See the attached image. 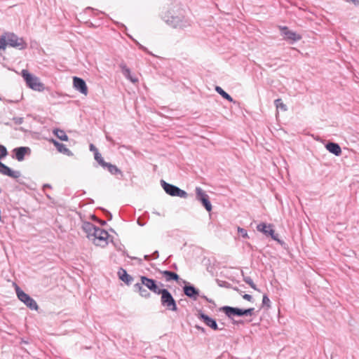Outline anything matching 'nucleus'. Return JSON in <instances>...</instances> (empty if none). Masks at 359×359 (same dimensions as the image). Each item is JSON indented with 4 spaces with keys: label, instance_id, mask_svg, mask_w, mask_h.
<instances>
[{
    "label": "nucleus",
    "instance_id": "58836bf2",
    "mask_svg": "<svg viewBox=\"0 0 359 359\" xmlns=\"http://www.w3.org/2000/svg\"><path fill=\"white\" fill-rule=\"evenodd\" d=\"M93 218L102 226H104L107 224L106 221L96 219L95 216H93Z\"/></svg>",
    "mask_w": 359,
    "mask_h": 359
},
{
    "label": "nucleus",
    "instance_id": "8fccbe9b",
    "mask_svg": "<svg viewBox=\"0 0 359 359\" xmlns=\"http://www.w3.org/2000/svg\"><path fill=\"white\" fill-rule=\"evenodd\" d=\"M1 192H2V189H1V188L0 187V194H1Z\"/></svg>",
    "mask_w": 359,
    "mask_h": 359
},
{
    "label": "nucleus",
    "instance_id": "2f4dec72",
    "mask_svg": "<svg viewBox=\"0 0 359 359\" xmlns=\"http://www.w3.org/2000/svg\"><path fill=\"white\" fill-rule=\"evenodd\" d=\"M271 301L266 294L263 295L262 306H266L267 309L271 307Z\"/></svg>",
    "mask_w": 359,
    "mask_h": 359
},
{
    "label": "nucleus",
    "instance_id": "de8ad7c7",
    "mask_svg": "<svg viewBox=\"0 0 359 359\" xmlns=\"http://www.w3.org/2000/svg\"><path fill=\"white\" fill-rule=\"evenodd\" d=\"M45 188H50V189L51 186L50 184H46L43 185V189H45Z\"/></svg>",
    "mask_w": 359,
    "mask_h": 359
},
{
    "label": "nucleus",
    "instance_id": "ea45409f",
    "mask_svg": "<svg viewBox=\"0 0 359 359\" xmlns=\"http://www.w3.org/2000/svg\"><path fill=\"white\" fill-rule=\"evenodd\" d=\"M195 327H196L198 330L201 331V332H203V333H205V329L204 327H201V326L196 325V326H195Z\"/></svg>",
    "mask_w": 359,
    "mask_h": 359
},
{
    "label": "nucleus",
    "instance_id": "5701e85b",
    "mask_svg": "<svg viewBox=\"0 0 359 359\" xmlns=\"http://www.w3.org/2000/svg\"><path fill=\"white\" fill-rule=\"evenodd\" d=\"M120 67L121 68L122 73L126 78H127L128 80H130L133 83H136L138 81V79L136 77L131 75L130 69L128 68L127 66L124 63H121L120 65Z\"/></svg>",
    "mask_w": 359,
    "mask_h": 359
},
{
    "label": "nucleus",
    "instance_id": "a18cd8bd",
    "mask_svg": "<svg viewBox=\"0 0 359 359\" xmlns=\"http://www.w3.org/2000/svg\"><path fill=\"white\" fill-rule=\"evenodd\" d=\"M106 139H107L108 141H109V142H112V143H114V142L113 139H112L111 137H109L108 135H107V136H106Z\"/></svg>",
    "mask_w": 359,
    "mask_h": 359
},
{
    "label": "nucleus",
    "instance_id": "49530a36",
    "mask_svg": "<svg viewBox=\"0 0 359 359\" xmlns=\"http://www.w3.org/2000/svg\"><path fill=\"white\" fill-rule=\"evenodd\" d=\"M137 224H138L140 226H144V223H142V222H141V220H140V218H138V219H137Z\"/></svg>",
    "mask_w": 359,
    "mask_h": 359
},
{
    "label": "nucleus",
    "instance_id": "37998d69",
    "mask_svg": "<svg viewBox=\"0 0 359 359\" xmlns=\"http://www.w3.org/2000/svg\"><path fill=\"white\" fill-rule=\"evenodd\" d=\"M144 259L146 261H149V260H150V259H151L152 258H151V255H144Z\"/></svg>",
    "mask_w": 359,
    "mask_h": 359
},
{
    "label": "nucleus",
    "instance_id": "a211bd4d",
    "mask_svg": "<svg viewBox=\"0 0 359 359\" xmlns=\"http://www.w3.org/2000/svg\"><path fill=\"white\" fill-rule=\"evenodd\" d=\"M82 229L87 234V237L89 239H92L94 236V233L96 232L97 226L89 222H85L82 224Z\"/></svg>",
    "mask_w": 359,
    "mask_h": 359
},
{
    "label": "nucleus",
    "instance_id": "20e7f679",
    "mask_svg": "<svg viewBox=\"0 0 359 359\" xmlns=\"http://www.w3.org/2000/svg\"><path fill=\"white\" fill-rule=\"evenodd\" d=\"M22 75L27 86L32 90L41 92L45 89L44 85L40 82L39 79L31 74L27 70L23 69Z\"/></svg>",
    "mask_w": 359,
    "mask_h": 359
},
{
    "label": "nucleus",
    "instance_id": "1a4fd4ad",
    "mask_svg": "<svg viewBox=\"0 0 359 359\" xmlns=\"http://www.w3.org/2000/svg\"><path fill=\"white\" fill-rule=\"evenodd\" d=\"M196 191V199L200 201L203 206L205 208L208 212L212 210V204L210 201L208 195L205 191L201 187H197L195 189Z\"/></svg>",
    "mask_w": 359,
    "mask_h": 359
},
{
    "label": "nucleus",
    "instance_id": "6ab92c4d",
    "mask_svg": "<svg viewBox=\"0 0 359 359\" xmlns=\"http://www.w3.org/2000/svg\"><path fill=\"white\" fill-rule=\"evenodd\" d=\"M117 273L119 279L125 283L127 285L132 284L134 278L132 276L127 273L126 270L123 268H120Z\"/></svg>",
    "mask_w": 359,
    "mask_h": 359
},
{
    "label": "nucleus",
    "instance_id": "9d476101",
    "mask_svg": "<svg viewBox=\"0 0 359 359\" xmlns=\"http://www.w3.org/2000/svg\"><path fill=\"white\" fill-rule=\"evenodd\" d=\"M109 236V233L107 231L97 227L91 240L96 245L105 246L107 245Z\"/></svg>",
    "mask_w": 359,
    "mask_h": 359
},
{
    "label": "nucleus",
    "instance_id": "7ed1b4c3",
    "mask_svg": "<svg viewBox=\"0 0 359 359\" xmlns=\"http://www.w3.org/2000/svg\"><path fill=\"white\" fill-rule=\"evenodd\" d=\"M160 294L161 295V304L162 306L171 311H177L178 310L176 301L167 289H162Z\"/></svg>",
    "mask_w": 359,
    "mask_h": 359
},
{
    "label": "nucleus",
    "instance_id": "79ce46f5",
    "mask_svg": "<svg viewBox=\"0 0 359 359\" xmlns=\"http://www.w3.org/2000/svg\"><path fill=\"white\" fill-rule=\"evenodd\" d=\"M346 1H351L352 3H353L355 5H359V0H345Z\"/></svg>",
    "mask_w": 359,
    "mask_h": 359
},
{
    "label": "nucleus",
    "instance_id": "f704fd0d",
    "mask_svg": "<svg viewBox=\"0 0 359 359\" xmlns=\"http://www.w3.org/2000/svg\"><path fill=\"white\" fill-rule=\"evenodd\" d=\"M243 298L248 302H253V297H252V295L250 294H245L243 295Z\"/></svg>",
    "mask_w": 359,
    "mask_h": 359
},
{
    "label": "nucleus",
    "instance_id": "7c9ffc66",
    "mask_svg": "<svg viewBox=\"0 0 359 359\" xmlns=\"http://www.w3.org/2000/svg\"><path fill=\"white\" fill-rule=\"evenodd\" d=\"M8 154L7 149L5 146L0 144V160L6 157Z\"/></svg>",
    "mask_w": 359,
    "mask_h": 359
},
{
    "label": "nucleus",
    "instance_id": "4c0bfd02",
    "mask_svg": "<svg viewBox=\"0 0 359 359\" xmlns=\"http://www.w3.org/2000/svg\"><path fill=\"white\" fill-rule=\"evenodd\" d=\"M151 256L153 259H158L159 257L158 251V250L154 251Z\"/></svg>",
    "mask_w": 359,
    "mask_h": 359
},
{
    "label": "nucleus",
    "instance_id": "a19ab883",
    "mask_svg": "<svg viewBox=\"0 0 359 359\" xmlns=\"http://www.w3.org/2000/svg\"><path fill=\"white\" fill-rule=\"evenodd\" d=\"M104 212L106 213L107 217H108V219L111 220L112 219V215L111 214V212H109L107 210H104Z\"/></svg>",
    "mask_w": 359,
    "mask_h": 359
},
{
    "label": "nucleus",
    "instance_id": "72a5a7b5",
    "mask_svg": "<svg viewBox=\"0 0 359 359\" xmlns=\"http://www.w3.org/2000/svg\"><path fill=\"white\" fill-rule=\"evenodd\" d=\"M238 231L241 233V236L243 238H248V232L247 231L241 227H238Z\"/></svg>",
    "mask_w": 359,
    "mask_h": 359
},
{
    "label": "nucleus",
    "instance_id": "c9c22d12",
    "mask_svg": "<svg viewBox=\"0 0 359 359\" xmlns=\"http://www.w3.org/2000/svg\"><path fill=\"white\" fill-rule=\"evenodd\" d=\"M13 120L18 125L22 124L23 122V118L22 117H14Z\"/></svg>",
    "mask_w": 359,
    "mask_h": 359
},
{
    "label": "nucleus",
    "instance_id": "9b49d317",
    "mask_svg": "<svg viewBox=\"0 0 359 359\" xmlns=\"http://www.w3.org/2000/svg\"><path fill=\"white\" fill-rule=\"evenodd\" d=\"M273 226L271 224L267 225L266 224L262 222L259 224L257 226V229L258 231L262 232L266 236H270L271 238L280 244H284L283 241L278 239V234L275 233V231L272 229Z\"/></svg>",
    "mask_w": 359,
    "mask_h": 359
},
{
    "label": "nucleus",
    "instance_id": "f8f14e48",
    "mask_svg": "<svg viewBox=\"0 0 359 359\" xmlns=\"http://www.w3.org/2000/svg\"><path fill=\"white\" fill-rule=\"evenodd\" d=\"M197 317L201 320L207 326L214 330H221L218 327L217 323L214 318H210L205 314L201 310L198 311Z\"/></svg>",
    "mask_w": 359,
    "mask_h": 359
},
{
    "label": "nucleus",
    "instance_id": "473e14b6",
    "mask_svg": "<svg viewBox=\"0 0 359 359\" xmlns=\"http://www.w3.org/2000/svg\"><path fill=\"white\" fill-rule=\"evenodd\" d=\"M6 47V39L5 34L1 35L0 37V49H5Z\"/></svg>",
    "mask_w": 359,
    "mask_h": 359
},
{
    "label": "nucleus",
    "instance_id": "bb28decb",
    "mask_svg": "<svg viewBox=\"0 0 359 359\" xmlns=\"http://www.w3.org/2000/svg\"><path fill=\"white\" fill-rule=\"evenodd\" d=\"M215 90L224 99L227 100L229 102H235L233 98L226 92H225L220 86H216Z\"/></svg>",
    "mask_w": 359,
    "mask_h": 359
},
{
    "label": "nucleus",
    "instance_id": "4468645a",
    "mask_svg": "<svg viewBox=\"0 0 359 359\" xmlns=\"http://www.w3.org/2000/svg\"><path fill=\"white\" fill-rule=\"evenodd\" d=\"M0 173L10 177L17 179L20 177L21 173L18 170H13L8 166L0 161Z\"/></svg>",
    "mask_w": 359,
    "mask_h": 359
},
{
    "label": "nucleus",
    "instance_id": "393cba45",
    "mask_svg": "<svg viewBox=\"0 0 359 359\" xmlns=\"http://www.w3.org/2000/svg\"><path fill=\"white\" fill-rule=\"evenodd\" d=\"M103 168H107L108 171L113 175H120L121 176H123V172L116 165L107 163Z\"/></svg>",
    "mask_w": 359,
    "mask_h": 359
},
{
    "label": "nucleus",
    "instance_id": "f257e3e1",
    "mask_svg": "<svg viewBox=\"0 0 359 359\" xmlns=\"http://www.w3.org/2000/svg\"><path fill=\"white\" fill-rule=\"evenodd\" d=\"M163 19L167 25L174 29H184L191 25L190 20L182 13L168 11Z\"/></svg>",
    "mask_w": 359,
    "mask_h": 359
},
{
    "label": "nucleus",
    "instance_id": "b1692460",
    "mask_svg": "<svg viewBox=\"0 0 359 359\" xmlns=\"http://www.w3.org/2000/svg\"><path fill=\"white\" fill-rule=\"evenodd\" d=\"M161 273L163 275V276L165 278L166 281H171V280H175L178 281L180 279V276L176 273L171 271H161Z\"/></svg>",
    "mask_w": 359,
    "mask_h": 359
},
{
    "label": "nucleus",
    "instance_id": "e433bc0d",
    "mask_svg": "<svg viewBox=\"0 0 359 359\" xmlns=\"http://www.w3.org/2000/svg\"><path fill=\"white\" fill-rule=\"evenodd\" d=\"M89 148H90V151H93L94 153V154L96 152H99L98 149L93 144H90L89 146Z\"/></svg>",
    "mask_w": 359,
    "mask_h": 359
},
{
    "label": "nucleus",
    "instance_id": "ddd939ff",
    "mask_svg": "<svg viewBox=\"0 0 359 359\" xmlns=\"http://www.w3.org/2000/svg\"><path fill=\"white\" fill-rule=\"evenodd\" d=\"M281 35L283 36L285 40L291 41V43L299 41L302 39V36L295 32L291 31L287 27H282L280 28Z\"/></svg>",
    "mask_w": 359,
    "mask_h": 359
},
{
    "label": "nucleus",
    "instance_id": "f3484780",
    "mask_svg": "<svg viewBox=\"0 0 359 359\" xmlns=\"http://www.w3.org/2000/svg\"><path fill=\"white\" fill-rule=\"evenodd\" d=\"M183 292L186 296L194 300L197 299V297L199 295V290L196 289L192 285H186L183 287Z\"/></svg>",
    "mask_w": 359,
    "mask_h": 359
},
{
    "label": "nucleus",
    "instance_id": "39448f33",
    "mask_svg": "<svg viewBox=\"0 0 359 359\" xmlns=\"http://www.w3.org/2000/svg\"><path fill=\"white\" fill-rule=\"evenodd\" d=\"M15 292L18 298L23 302L29 309L37 311L39 306L36 302L28 294L22 291L20 287L15 284Z\"/></svg>",
    "mask_w": 359,
    "mask_h": 359
},
{
    "label": "nucleus",
    "instance_id": "09e8293b",
    "mask_svg": "<svg viewBox=\"0 0 359 359\" xmlns=\"http://www.w3.org/2000/svg\"><path fill=\"white\" fill-rule=\"evenodd\" d=\"M243 323L242 321H238V322L237 321H234L233 324H236V323L238 324V323Z\"/></svg>",
    "mask_w": 359,
    "mask_h": 359
},
{
    "label": "nucleus",
    "instance_id": "a878e982",
    "mask_svg": "<svg viewBox=\"0 0 359 359\" xmlns=\"http://www.w3.org/2000/svg\"><path fill=\"white\" fill-rule=\"evenodd\" d=\"M53 134L62 141H67L69 139L65 132L59 128L54 129Z\"/></svg>",
    "mask_w": 359,
    "mask_h": 359
},
{
    "label": "nucleus",
    "instance_id": "0eeeda50",
    "mask_svg": "<svg viewBox=\"0 0 359 359\" xmlns=\"http://www.w3.org/2000/svg\"><path fill=\"white\" fill-rule=\"evenodd\" d=\"M161 184L165 193L171 196H178L182 198H186L188 196V194L185 191L175 185L167 183L163 180H161Z\"/></svg>",
    "mask_w": 359,
    "mask_h": 359
},
{
    "label": "nucleus",
    "instance_id": "f03ea898",
    "mask_svg": "<svg viewBox=\"0 0 359 359\" xmlns=\"http://www.w3.org/2000/svg\"><path fill=\"white\" fill-rule=\"evenodd\" d=\"M219 310L225 313L229 318L232 319L234 316H252L255 315V308H249L243 309L237 307H232L229 306H224Z\"/></svg>",
    "mask_w": 359,
    "mask_h": 359
},
{
    "label": "nucleus",
    "instance_id": "2eb2a0df",
    "mask_svg": "<svg viewBox=\"0 0 359 359\" xmlns=\"http://www.w3.org/2000/svg\"><path fill=\"white\" fill-rule=\"evenodd\" d=\"M73 85L74 88L81 93L85 95L88 94V87L83 79L74 76L73 79Z\"/></svg>",
    "mask_w": 359,
    "mask_h": 359
},
{
    "label": "nucleus",
    "instance_id": "412c9836",
    "mask_svg": "<svg viewBox=\"0 0 359 359\" xmlns=\"http://www.w3.org/2000/svg\"><path fill=\"white\" fill-rule=\"evenodd\" d=\"M50 142L53 144L59 152L66 154L69 156L73 155L72 152L68 148H67L64 144L60 143L54 139H52Z\"/></svg>",
    "mask_w": 359,
    "mask_h": 359
},
{
    "label": "nucleus",
    "instance_id": "4be33fe9",
    "mask_svg": "<svg viewBox=\"0 0 359 359\" xmlns=\"http://www.w3.org/2000/svg\"><path fill=\"white\" fill-rule=\"evenodd\" d=\"M143 285H141V283H137L133 285L134 290L137 292L139 294L146 299H149L151 297V294L148 292L147 290L144 288Z\"/></svg>",
    "mask_w": 359,
    "mask_h": 359
},
{
    "label": "nucleus",
    "instance_id": "aec40b11",
    "mask_svg": "<svg viewBox=\"0 0 359 359\" xmlns=\"http://www.w3.org/2000/svg\"><path fill=\"white\" fill-rule=\"evenodd\" d=\"M325 148L329 152L337 156L341 154V149L337 143L329 142L325 144Z\"/></svg>",
    "mask_w": 359,
    "mask_h": 359
},
{
    "label": "nucleus",
    "instance_id": "423d86ee",
    "mask_svg": "<svg viewBox=\"0 0 359 359\" xmlns=\"http://www.w3.org/2000/svg\"><path fill=\"white\" fill-rule=\"evenodd\" d=\"M5 37L6 39V46H9L18 50H23L27 48V44L25 40L21 37H18L14 33H5Z\"/></svg>",
    "mask_w": 359,
    "mask_h": 359
},
{
    "label": "nucleus",
    "instance_id": "c85d7f7f",
    "mask_svg": "<svg viewBox=\"0 0 359 359\" xmlns=\"http://www.w3.org/2000/svg\"><path fill=\"white\" fill-rule=\"evenodd\" d=\"M243 280L245 283L249 285L252 289H254L255 290L259 291L256 285L253 283L252 278L250 276H244Z\"/></svg>",
    "mask_w": 359,
    "mask_h": 359
},
{
    "label": "nucleus",
    "instance_id": "c756f323",
    "mask_svg": "<svg viewBox=\"0 0 359 359\" xmlns=\"http://www.w3.org/2000/svg\"><path fill=\"white\" fill-rule=\"evenodd\" d=\"M275 104L277 109H281L283 111L287 110V107L283 102H282V100L278 98L275 100Z\"/></svg>",
    "mask_w": 359,
    "mask_h": 359
},
{
    "label": "nucleus",
    "instance_id": "6e6552de",
    "mask_svg": "<svg viewBox=\"0 0 359 359\" xmlns=\"http://www.w3.org/2000/svg\"><path fill=\"white\" fill-rule=\"evenodd\" d=\"M141 285L145 286L148 290L156 294H160L163 288H160L159 285L163 286L161 283H158L156 280L149 278L147 276H140Z\"/></svg>",
    "mask_w": 359,
    "mask_h": 359
},
{
    "label": "nucleus",
    "instance_id": "dca6fc26",
    "mask_svg": "<svg viewBox=\"0 0 359 359\" xmlns=\"http://www.w3.org/2000/svg\"><path fill=\"white\" fill-rule=\"evenodd\" d=\"M13 151L15 154V158L18 161H22L24 160L25 156L26 154H30L31 149L29 147H20L15 148L13 150Z\"/></svg>",
    "mask_w": 359,
    "mask_h": 359
},
{
    "label": "nucleus",
    "instance_id": "c03bdc74",
    "mask_svg": "<svg viewBox=\"0 0 359 359\" xmlns=\"http://www.w3.org/2000/svg\"><path fill=\"white\" fill-rule=\"evenodd\" d=\"M202 297L204 298L208 302L214 303V302L212 299H210L206 296H203Z\"/></svg>",
    "mask_w": 359,
    "mask_h": 359
},
{
    "label": "nucleus",
    "instance_id": "cd10ccee",
    "mask_svg": "<svg viewBox=\"0 0 359 359\" xmlns=\"http://www.w3.org/2000/svg\"><path fill=\"white\" fill-rule=\"evenodd\" d=\"M95 160L103 168L104 165H106L107 162H105L102 157V155L100 152H96L94 154Z\"/></svg>",
    "mask_w": 359,
    "mask_h": 359
}]
</instances>
